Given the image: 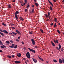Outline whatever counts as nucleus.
I'll list each match as a JSON object with an SVG mask.
<instances>
[{
    "instance_id": "nucleus-54",
    "label": "nucleus",
    "mask_w": 64,
    "mask_h": 64,
    "mask_svg": "<svg viewBox=\"0 0 64 64\" xmlns=\"http://www.w3.org/2000/svg\"><path fill=\"white\" fill-rule=\"evenodd\" d=\"M23 59L24 60H26V58H24Z\"/></svg>"
},
{
    "instance_id": "nucleus-13",
    "label": "nucleus",
    "mask_w": 64,
    "mask_h": 64,
    "mask_svg": "<svg viewBox=\"0 0 64 64\" xmlns=\"http://www.w3.org/2000/svg\"><path fill=\"white\" fill-rule=\"evenodd\" d=\"M59 62L60 63V64H62V60L61 59H60L59 60Z\"/></svg>"
},
{
    "instance_id": "nucleus-42",
    "label": "nucleus",
    "mask_w": 64,
    "mask_h": 64,
    "mask_svg": "<svg viewBox=\"0 0 64 64\" xmlns=\"http://www.w3.org/2000/svg\"><path fill=\"white\" fill-rule=\"evenodd\" d=\"M2 44V42L1 41V40H0V45H1Z\"/></svg>"
},
{
    "instance_id": "nucleus-1",
    "label": "nucleus",
    "mask_w": 64,
    "mask_h": 64,
    "mask_svg": "<svg viewBox=\"0 0 64 64\" xmlns=\"http://www.w3.org/2000/svg\"><path fill=\"white\" fill-rule=\"evenodd\" d=\"M26 56L27 58H28V59H30V53L29 52H28L26 54Z\"/></svg>"
},
{
    "instance_id": "nucleus-39",
    "label": "nucleus",
    "mask_w": 64,
    "mask_h": 64,
    "mask_svg": "<svg viewBox=\"0 0 64 64\" xmlns=\"http://www.w3.org/2000/svg\"><path fill=\"white\" fill-rule=\"evenodd\" d=\"M11 26H14V24H11Z\"/></svg>"
},
{
    "instance_id": "nucleus-49",
    "label": "nucleus",
    "mask_w": 64,
    "mask_h": 64,
    "mask_svg": "<svg viewBox=\"0 0 64 64\" xmlns=\"http://www.w3.org/2000/svg\"><path fill=\"white\" fill-rule=\"evenodd\" d=\"M20 36H18V39H20Z\"/></svg>"
},
{
    "instance_id": "nucleus-61",
    "label": "nucleus",
    "mask_w": 64,
    "mask_h": 64,
    "mask_svg": "<svg viewBox=\"0 0 64 64\" xmlns=\"http://www.w3.org/2000/svg\"><path fill=\"white\" fill-rule=\"evenodd\" d=\"M34 2H36L37 1V0H34Z\"/></svg>"
},
{
    "instance_id": "nucleus-44",
    "label": "nucleus",
    "mask_w": 64,
    "mask_h": 64,
    "mask_svg": "<svg viewBox=\"0 0 64 64\" xmlns=\"http://www.w3.org/2000/svg\"><path fill=\"white\" fill-rule=\"evenodd\" d=\"M2 46H4V47H5V48H6V47L4 46V45H3V44H2Z\"/></svg>"
},
{
    "instance_id": "nucleus-50",
    "label": "nucleus",
    "mask_w": 64,
    "mask_h": 64,
    "mask_svg": "<svg viewBox=\"0 0 64 64\" xmlns=\"http://www.w3.org/2000/svg\"><path fill=\"white\" fill-rule=\"evenodd\" d=\"M54 27H56V25L54 24Z\"/></svg>"
},
{
    "instance_id": "nucleus-34",
    "label": "nucleus",
    "mask_w": 64,
    "mask_h": 64,
    "mask_svg": "<svg viewBox=\"0 0 64 64\" xmlns=\"http://www.w3.org/2000/svg\"><path fill=\"white\" fill-rule=\"evenodd\" d=\"M53 61H54V62H57V60H53Z\"/></svg>"
},
{
    "instance_id": "nucleus-21",
    "label": "nucleus",
    "mask_w": 64,
    "mask_h": 64,
    "mask_svg": "<svg viewBox=\"0 0 64 64\" xmlns=\"http://www.w3.org/2000/svg\"><path fill=\"white\" fill-rule=\"evenodd\" d=\"M8 8H12L10 4H8Z\"/></svg>"
},
{
    "instance_id": "nucleus-20",
    "label": "nucleus",
    "mask_w": 64,
    "mask_h": 64,
    "mask_svg": "<svg viewBox=\"0 0 64 64\" xmlns=\"http://www.w3.org/2000/svg\"><path fill=\"white\" fill-rule=\"evenodd\" d=\"M40 31H41L42 33H44V32L43 31V30H42V28L40 29Z\"/></svg>"
},
{
    "instance_id": "nucleus-15",
    "label": "nucleus",
    "mask_w": 64,
    "mask_h": 64,
    "mask_svg": "<svg viewBox=\"0 0 64 64\" xmlns=\"http://www.w3.org/2000/svg\"><path fill=\"white\" fill-rule=\"evenodd\" d=\"M32 59L33 60L34 62H35V63H36L37 62V60L34 59V58H32Z\"/></svg>"
},
{
    "instance_id": "nucleus-33",
    "label": "nucleus",
    "mask_w": 64,
    "mask_h": 64,
    "mask_svg": "<svg viewBox=\"0 0 64 64\" xmlns=\"http://www.w3.org/2000/svg\"><path fill=\"white\" fill-rule=\"evenodd\" d=\"M6 42L7 44H9V43H9V41H6Z\"/></svg>"
},
{
    "instance_id": "nucleus-24",
    "label": "nucleus",
    "mask_w": 64,
    "mask_h": 64,
    "mask_svg": "<svg viewBox=\"0 0 64 64\" xmlns=\"http://www.w3.org/2000/svg\"><path fill=\"white\" fill-rule=\"evenodd\" d=\"M58 46H59V49H60L61 48V45H60V44H59Z\"/></svg>"
},
{
    "instance_id": "nucleus-51",
    "label": "nucleus",
    "mask_w": 64,
    "mask_h": 64,
    "mask_svg": "<svg viewBox=\"0 0 64 64\" xmlns=\"http://www.w3.org/2000/svg\"><path fill=\"white\" fill-rule=\"evenodd\" d=\"M21 42L22 44H24V42L23 41H22Z\"/></svg>"
},
{
    "instance_id": "nucleus-55",
    "label": "nucleus",
    "mask_w": 64,
    "mask_h": 64,
    "mask_svg": "<svg viewBox=\"0 0 64 64\" xmlns=\"http://www.w3.org/2000/svg\"><path fill=\"white\" fill-rule=\"evenodd\" d=\"M12 2H15V0H13Z\"/></svg>"
},
{
    "instance_id": "nucleus-9",
    "label": "nucleus",
    "mask_w": 64,
    "mask_h": 64,
    "mask_svg": "<svg viewBox=\"0 0 64 64\" xmlns=\"http://www.w3.org/2000/svg\"><path fill=\"white\" fill-rule=\"evenodd\" d=\"M48 1L49 2V3L51 5L52 7H53V4L51 2H50V1L49 0H48Z\"/></svg>"
},
{
    "instance_id": "nucleus-35",
    "label": "nucleus",
    "mask_w": 64,
    "mask_h": 64,
    "mask_svg": "<svg viewBox=\"0 0 64 64\" xmlns=\"http://www.w3.org/2000/svg\"><path fill=\"white\" fill-rule=\"evenodd\" d=\"M54 21L55 22H57V18H55Z\"/></svg>"
},
{
    "instance_id": "nucleus-2",
    "label": "nucleus",
    "mask_w": 64,
    "mask_h": 64,
    "mask_svg": "<svg viewBox=\"0 0 64 64\" xmlns=\"http://www.w3.org/2000/svg\"><path fill=\"white\" fill-rule=\"evenodd\" d=\"M31 40L33 45H35V41L34 39L32 38Z\"/></svg>"
},
{
    "instance_id": "nucleus-18",
    "label": "nucleus",
    "mask_w": 64,
    "mask_h": 64,
    "mask_svg": "<svg viewBox=\"0 0 64 64\" xmlns=\"http://www.w3.org/2000/svg\"><path fill=\"white\" fill-rule=\"evenodd\" d=\"M15 17L16 20H18V16H17V15H15Z\"/></svg>"
},
{
    "instance_id": "nucleus-57",
    "label": "nucleus",
    "mask_w": 64,
    "mask_h": 64,
    "mask_svg": "<svg viewBox=\"0 0 64 64\" xmlns=\"http://www.w3.org/2000/svg\"><path fill=\"white\" fill-rule=\"evenodd\" d=\"M53 1L54 2H56V0H53Z\"/></svg>"
},
{
    "instance_id": "nucleus-43",
    "label": "nucleus",
    "mask_w": 64,
    "mask_h": 64,
    "mask_svg": "<svg viewBox=\"0 0 64 64\" xmlns=\"http://www.w3.org/2000/svg\"><path fill=\"white\" fill-rule=\"evenodd\" d=\"M0 31H1V32H3V31L2 29H0Z\"/></svg>"
},
{
    "instance_id": "nucleus-14",
    "label": "nucleus",
    "mask_w": 64,
    "mask_h": 64,
    "mask_svg": "<svg viewBox=\"0 0 64 64\" xmlns=\"http://www.w3.org/2000/svg\"><path fill=\"white\" fill-rule=\"evenodd\" d=\"M54 42H55V43H58V40H54Z\"/></svg>"
},
{
    "instance_id": "nucleus-46",
    "label": "nucleus",
    "mask_w": 64,
    "mask_h": 64,
    "mask_svg": "<svg viewBox=\"0 0 64 64\" xmlns=\"http://www.w3.org/2000/svg\"><path fill=\"white\" fill-rule=\"evenodd\" d=\"M61 51L62 52L63 51V48H62L61 49Z\"/></svg>"
},
{
    "instance_id": "nucleus-16",
    "label": "nucleus",
    "mask_w": 64,
    "mask_h": 64,
    "mask_svg": "<svg viewBox=\"0 0 64 64\" xmlns=\"http://www.w3.org/2000/svg\"><path fill=\"white\" fill-rule=\"evenodd\" d=\"M19 18L20 20H22V21L24 20V19H23V18L22 17H20Z\"/></svg>"
},
{
    "instance_id": "nucleus-53",
    "label": "nucleus",
    "mask_w": 64,
    "mask_h": 64,
    "mask_svg": "<svg viewBox=\"0 0 64 64\" xmlns=\"http://www.w3.org/2000/svg\"><path fill=\"white\" fill-rule=\"evenodd\" d=\"M27 9H26L25 10V11L26 12H27Z\"/></svg>"
},
{
    "instance_id": "nucleus-58",
    "label": "nucleus",
    "mask_w": 64,
    "mask_h": 64,
    "mask_svg": "<svg viewBox=\"0 0 64 64\" xmlns=\"http://www.w3.org/2000/svg\"><path fill=\"white\" fill-rule=\"evenodd\" d=\"M0 52H3V51L0 50Z\"/></svg>"
},
{
    "instance_id": "nucleus-63",
    "label": "nucleus",
    "mask_w": 64,
    "mask_h": 64,
    "mask_svg": "<svg viewBox=\"0 0 64 64\" xmlns=\"http://www.w3.org/2000/svg\"><path fill=\"white\" fill-rule=\"evenodd\" d=\"M35 48H37V46H35Z\"/></svg>"
},
{
    "instance_id": "nucleus-7",
    "label": "nucleus",
    "mask_w": 64,
    "mask_h": 64,
    "mask_svg": "<svg viewBox=\"0 0 64 64\" xmlns=\"http://www.w3.org/2000/svg\"><path fill=\"white\" fill-rule=\"evenodd\" d=\"M3 32H4V33H6V34H8V33H9V32H8L7 30H3Z\"/></svg>"
},
{
    "instance_id": "nucleus-6",
    "label": "nucleus",
    "mask_w": 64,
    "mask_h": 64,
    "mask_svg": "<svg viewBox=\"0 0 64 64\" xmlns=\"http://www.w3.org/2000/svg\"><path fill=\"white\" fill-rule=\"evenodd\" d=\"M14 62L16 64H19L21 63V62L18 61H16Z\"/></svg>"
},
{
    "instance_id": "nucleus-62",
    "label": "nucleus",
    "mask_w": 64,
    "mask_h": 64,
    "mask_svg": "<svg viewBox=\"0 0 64 64\" xmlns=\"http://www.w3.org/2000/svg\"><path fill=\"white\" fill-rule=\"evenodd\" d=\"M34 5H32V7H34Z\"/></svg>"
},
{
    "instance_id": "nucleus-31",
    "label": "nucleus",
    "mask_w": 64,
    "mask_h": 64,
    "mask_svg": "<svg viewBox=\"0 0 64 64\" xmlns=\"http://www.w3.org/2000/svg\"><path fill=\"white\" fill-rule=\"evenodd\" d=\"M32 12L33 13H34V9H32Z\"/></svg>"
},
{
    "instance_id": "nucleus-22",
    "label": "nucleus",
    "mask_w": 64,
    "mask_h": 64,
    "mask_svg": "<svg viewBox=\"0 0 64 64\" xmlns=\"http://www.w3.org/2000/svg\"><path fill=\"white\" fill-rule=\"evenodd\" d=\"M50 10H51V11L53 10V8H52V6H50Z\"/></svg>"
},
{
    "instance_id": "nucleus-28",
    "label": "nucleus",
    "mask_w": 64,
    "mask_h": 64,
    "mask_svg": "<svg viewBox=\"0 0 64 64\" xmlns=\"http://www.w3.org/2000/svg\"><path fill=\"white\" fill-rule=\"evenodd\" d=\"M12 33L14 35H16L17 34V33H15L14 32H12Z\"/></svg>"
},
{
    "instance_id": "nucleus-64",
    "label": "nucleus",
    "mask_w": 64,
    "mask_h": 64,
    "mask_svg": "<svg viewBox=\"0 0 64 64\" xmlns=\"http://www.w3.org/2000/svg\"><path fill=\"white\" fill-rule=\"evenodd\" d=\"M62 2H64V0H63L62 1Z\"/></svg>"
},
{
    "instance_id": "nucleus-23",
    "label": "nucleus",
    "mask_w": 64,
    "mask_h": 64,
    "mask_svg": "<svg viewBox=\"0 0 64 64\" xmlns=\"http://www.w3.org/2000/svg\"><path fill=\"white\" fill-rule=\"evenodd\" d=\"M14 49H16V48H17V45H16L15 46H14Z\"/></svg>"
},
{
    "instance_id": "nucleus-32",
    "label": "nucleus",
    "mask_w": 64,
    "mask_h": 64,
    "mask_svg": "<svg viewBox=\"0 0 64 64\" xmlns=\"http://www.w3.org/2000/svg\"><path fill=\"white\" fill-rule=\"evenodd\" d=\"M7 57L8 58H11V56H8Z\"/></svg>"
},
{
    "instance_id": "nucleus-59",
    "label": "nucleus",
    "mask_w": 64,
    "mask_h": 64,
    "mask_svg": "<svg viewBox=\"0 0 64 64\" xmlns=\"http://www.w3.org/2000/svg\"><path fill=\"white\" fill-rule=\"evenodd\" d=\"M56 49H58V50H59V49L58 48V47H57V48H56Z\"/></svg>"
},
{
    "instance_id": "nucleus-52",
    "label": "nucleus",
    "mask_w": 64,
    "mask_h": 64,
    "mask_svg": "<svg viewBox=\"0 0 64 64\" xmlns=\"http://www.w3.org/2000/svg\"><path fill=\"white\" fill-rule=\"evenodd\" d=\"M38 57L39 58V59H40V60L41 59V58L39 56H38Z\"/></svg>"
},
{
    "instance_id": "nucleus-41",
    "label": "nucleus",
    "mask_w": 64,
    "mask_h": 64,
    "mask_svg": "<svg viewBox=\"0 0 64 64\" xmlns=\"http://www.w3.org/2000/svg\"><path fill=\"white\" fill-rule=\"evenodd\" d=\"M24 51H25V50L26 49V48L25 47H24Z\"/></svg>"
},
{
    "instance_id": "nucleus-38",
    "label": "nucleus",
    "mask_w": 64,
    "mask_h": 64,
    "mask_svg": "<svg viewBox=\"0 0 64 64\" xmlns=\"http://www.w3.org/2000/svg\"><path fill=\"white\" fill-rule=\"evenodd\" d=\"M54 24L53 23H52L51 24H50V26H52Z\"/></svg>"
},
{
    "instance_id": "nucleus-8",
    "label": "nucleus",
    "mask_w": 64,
    "mask_h": 64,
    "mask_svg": "<svg viewBox=\"0 0 64 64\" xmlns=\"http://www.w3.org/2000/svg\"><path fill=\"white\" fill-rule=\"evenodd\" d=\"M14 46H15L14 44H12V45L11 46H10L9 47L11 48H14Z\"/></svg>"
},
{
    "instance_id": "nucleus-3",
    "label": "nucleus",
    "mask_w": 64,
    "mask_h": 64,
    "mask_svg": "<svg viewBox=\"0 0 64 64\" xmlns=\"http://www.w3.org/2000/svg\"><path fill=\"white\" fill-rule=\"evenodd\" d=\"M45 16H46V18H47L48 17H51V16H50V12H48V15H47V14H45Z\"/></svg>"
},
{
    "instance_id": "nucleus-60",
    "label": "nucleus",
    "mask_w": 64,
    "mask_h": 64,
    "mask_svg": "<svg viewBox=\"0 0 64 64\" xmlns=\"http://www.w3.org/2000/svg\"><path fill=\"white\" fill-rule=\"evenodd\" d=\"M25 62L26 63V64H27V61H25Z\"/></svg>"
},
{
    "instance_id": "nucleus-10",
    "label": "nucleus",
    "mask_w": 64,
    "mask_h": 64,
    "mask_svg": "<svg viewBox=\"0 0 64 64\" xmlns=\"http://www.w3.org/2000/svg\"><path fill=\"white\" fill-rule=\"evenodd\" d=\"M19 13V12L18 11H16L14 13V15H17V14H18Z\"/></svg>"
},
{
    "instance_id": "nucleus-4",
    "label": "nucleus",
    "mask_w": 64,
    "mask_h": 64,
    "mask_svg": "<svg viewBox=\"0 0 64 64\" xmlns=\"http://www.w3.org/2000/svg\"><path fill=\"white\" fill-rule=\"evenodd\" d=\"M28 49L30 50V51H32V52H34V53H35V51L34 50L31 49V48H28Z\"/></svg>"
},
{
    "instance_id": "nucleus-17",
    "label": "nucleus",
    "mask_w": 64,
    "mask_h": 64,
    "mask_svg": "<svg viewBox=\"0 0 64 64\" xmlns=\"http://www.w3.org/2000/svg\"><path fill=\"white\" fill-rule=\"evenodd\" d=\"M32 33H33V31H30L29 32V33L30 34H32Z\"/></svg>"
},
{
    "instance_id": "nucleus-48",
    "label": "nucleus",
    "mask_w": 64,
    "mask_h": 64,
    "mask_svg": "<svg viewBox=\"0 0 64 64\" xmlns=\"http://www.w3.org/2000/svg\"><path fill=\"white\" fill-rule=\"evenodd\" d=\"M12 57H13V58H14V55H12Z\"/></svg>"
},
{
    "instance_id": "nucleus-45",
    "label": "nucleus",
    "mask_w": 64,
    "mask_h": 64,
    "mask_svg": "<svg viewBox=\"0 0 64 64\" xmlns=\"http://www.w3.org/2000/svg\"><path fill=\"white\" fill-rule=\"evenodd\" d=\"M27 8H29V7H30V5H29V4H28L27 6Z\"/></svg>"
},
{
    "instance_id": "nucleus-36",
    "label": "nucleus",
    "mask_w": 64,
    "mask_h": 64,
    "mask_svg": "<svg viewBox=\"0 0 64 64\" xmlns=\"http://www.w3.org/2000/svg\"><path fill=\"white\" fill-rule=\"evenodd\" d=\"M24 2L26 4V3H27V0H24Z\"/></svg>"
},
{
    "instance_id": "nucleus-30",
    "label": "nucleus",
    "mask_w": 64,
    "mask_h": 64,
    "mask_svg": "<svg viewBox=\"0 0 64 64\" xmlns=\"http://www.w3.org/2000/svg\"><path fill=\"white\" fill-rule=\"evenodd\" d=\"M10 28H12V29H15V28H14V27H10Z\"/></svg>"
},
{
    "instance_id": "nucleus-11",
    "label": "nucleus",
    "mask_w": 64,
    "mask_h": 64,
    "mask_svg": "<svg viewBox=\"0 0 64 64\" xmlns=\"http://www.w3.org/2000/svg\"><path fill=\"white\" fill-rule=\"evenodd\" d=\"M16 32L17 33H18V34H19V35H21V33L20 32H19V31L18 30H16Z\"/></svg>"
},
{
    "instance_id": "nucleus-47",
    "label": "nucleus",
    "mask_w": 64,
    "mask_h": 64,
    "mask_svg": "<svg viewBox=\"0 0 64 64\" xmlns=\"http://www.w3.org/2000/svg\"><path fill=\"white\" fill-rule=\"evenodd\" d=\"M10 42H11V43H13V41H12V40H11L10 41Z\"/></svg>"
},
{
    "instance_id": "nucleus-19",
    "label": "nucleus",
    "mask_w": 64,
    "mask_h": 64,
    "mask_svg": "<svg viewBox=\"0 0 64 64\" xmlns=\"http://www.w3.org/2000/svg\"><path fill=\"white\" fill-rule=\"evenodd\" d=\"M34 4L36 5V7H38V6H39V4L36 2H34Z\"/></svg>"
},
{
    "instance_id": "nucleus-40",
    "label": "nucleus",
    "mask_w": 64,
    "mask_h": 64,
    "mask_svg": "<svg viewBox=\"0 0 64 64\" xmlns=\"http://www.w3.org/2000/svg\"><path fill=\"white\" fill-rule=\"evenodd\" d=\"M0 47L2 48H4V47L3 46H0Z\"/></svg>"
},
{
    "instance_id": "nucleus-29",
    "label": "nucleus",
    "mask_w": 64,
    "mask_h": 64,
    "mask_svg": "<svg viewBox=\"0 0 64 64\" xmlns=\"http://www.w3.org/2000/svg\"><path fill=\"white\" fill-rule=\"evenodd\" d=\"M2 25H4V26H6V24L4 23L2 24Z\"/></svg>"
},
{
    "instance_id": "nucleus-25",
    "label": "nucleus",
    "mask_w": 64,
    "mask_h": 64,
    "mask_svg": "<svg viewBox=\"0 0 64 64\" xmlns=\"http://www.w3.org/2000/svg\"><path fill=\"white\" fill-rule=\"evenodd\" d=\"M0 34L2 35V36H4V34L3 33L1 32H0Z\"/></svg>"
},
{
    "instance_id": "nucleus-5",
    "label": "nucleus",
    "mask_w": 64,
    "mask_h": 64,
    "mask_svg": "<svg viewBox=\"0 0 64 64\" xmlns=\"http://www.w3.org/2000/svg\"><path fill=\"white\" fill-rule=\"evenodd\" d=\"M16 55L18 57H20L21 56V55L20 53H19L17 54Z\"/></svg>"
},
{
    "instance_id": "nucleus-56",
    "label": "nucleus",
    "mask_w": 64,
    "mask_h": 64,
    "mask_svg": "<svg viewBox=\"0 0 64 64\" xmlns=\"http://www.w3.org/2000/svg\"><path fill=\"white\" fill-rule=\"evenodd\" d=\"M40 60H41L42 61H43V59L42 58H41Z\"/></svg>"
},
{
    "instance_id": "nucleus-12",
    "label": "nucleus",
    "mask_w": 64,
    "mask_h": 64,
    "mask_svg": "<svg viewBox=\"0 0 64 64\" xmlns=\"http://www.w3.org/2000/svg\"><path fill=\"white\" fill-rule=\"evenodd\" d=\"M51 43L53 46H55V44L52 41H51Z\"/></svg>"
},
{
    "instance_id": "nucleus-26",
    "label": "nucleus",
    "mask_w": 64,
    "mask_h": 64,
    "mask_svg": "<svg viewBox=\"0 0 64 64\" xmlns=\"http://www.w3.org/2000/svg\"><path fill=\"white\" fill-rule=\"evenodd\" d=\"M57 31L58 32V33H59V34H60V33H61V32H60V31H59V30H57Z\"/></svg>"
},
{
    "instance_id": "nucleus-37",
    "label": "nucleus",
    "mask_w": 64,
    "mask_h": 64,
    "mask_svg": "<svg viewBox=\"0 0 64 64\" xmlns=\"http://www.w3.org/2000/svg\"><path fill=\"white\" fill-rule=\"evenodd\" d=\"M16 40V41H17V42H19V40L18 39Z\"/></svg>"
},
{
    "instance_id": "nucleus-27",
    "label": "nucleus",
    "mask_w": 64,
    "mask_h": 64,
    "mask_svg": "<svg viewBox=\"0 0 64 64\" xmlns=\"http://www.w3.org/2000/svg\"><path fill=\"white\" fill-rule=\"evenodd\" d=\"M21 5L22 6H23L25 5V3H24L23 4V5L22 4H21Z\"/></svg>"
}]
</instances>
